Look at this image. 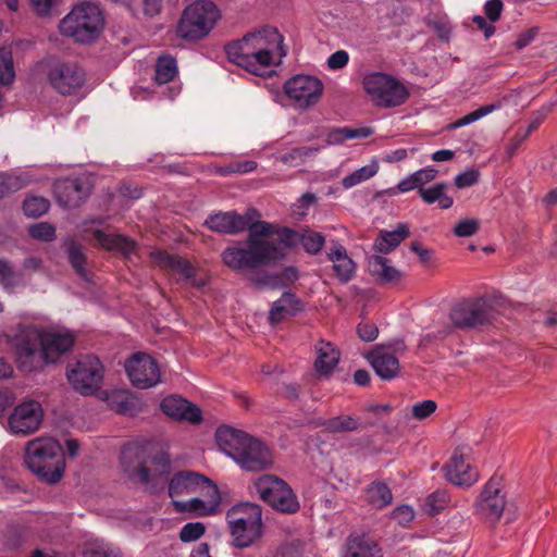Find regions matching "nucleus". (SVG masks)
<instances>
[{
    "label": "nucleus",
    "mask_w": 557,
    "mask_h": 557,
    "mask_svg": "<svg viewBox=\"0 0 557 557\" xmlns=\"http://www.w3.org/2000/svg\"><path fill=\"white\" fill-rule=\"evenodd\" d=\"M121 469L123 475L136 484L157 487L168 483L172 497L173 463L170 454L159 449L157 445H125L121 456Z\"/></svg>",
    "instance_id": "f257e3e1"
},
{
    "label": "nucleus",
    "mask_w": 557,
    "mask_h": 557,
    "mask_svg": "<svg viewBox=\"0 0 557 557\" xmlns=\"http://www.w3.org/2000/svg\"><path fill=\"white\" fill-rule=\"evenodd\" d=\"M283 36L275 27L264 26L245 35L242 39L227 44L225 53L230 62L256 74L259 67L273 64V55L282 50Z\"/></svg>",
    "instance_id": "f03ea898"
},
{
    "label": "nucleus",
    "mask_w": 557,
    "mask_h": 557,
    "mask_svg": "<svg viewBox=\"0 0 557 557\" xmlns=\"http://www.w3.org/2000/svg\"><path fill=\"white\" fill-rule=\"evenodd\" d=\"M215 441L222 451L247 471H262L273 463L270 448L240 430L228 425L219 426Z\"/></svg>",
    "instance_id": "7ed1b4c3"
},
{
    "label": "nucleus",
    "mask_w": 557,
    "mask_h": 557,
    "mask_svg": "<svg viewBox=\"0 0 557 557\" xmlns=\"http://www.w3.org/2000/svg\"><path fill=\"white\" fill-rule=\"evenodd\" d=\"M104 28V13L99 4L91 1L75 3L58 25V30L63 37L79 45L98 41Z\"/></svg>",
    "instance_id": "20e7f679"
},
{
    "label": "nucleus",
    "mask_w": 557,
    "mask_h": 557,
    "mask_svg": "<svg viewBox=\"0 0 557 557\" xmlns=\"http://www.w3.org/2000/svg\"><path fill=\"white\" fill-rule=\"evenodd\" d=\"M26 467L41 481L55 484L64 474L65 459L61 444L53 437L40 436L25 446Z\"/></svg>",
    "instance_id": "39448f33"
},
{
    "label": "nucleus",
    "mask_w": 557,
    "mask_h": 557,
    "mask_svg": "<svg viewBox=\"0 0 557 557\" xmlns=\"http://www.w3.org/2000/svg\"><path fill=\"white\" fill-rule=\"evenodd\" d=\"M15 362L21 371L39 372L41 361L42 325L18 323L4 333Z\"/></svg>",
    "instance_id": "423d86ee"
},
{
    "label": "nucleus",
    "mask_w": 557,
    "mask_h": 557,
    "mask_svg": "<svg viewBox=\"0 0 557 557\" xmlns=\"http://www.w3.org/2000/svg\"><path fill=\"white\" fill-rule=\"evenodd\" d=\"M221 18V11L212 0H195L187 4L176 23V34L189 42L206 39Z\"/></svg>",
    "instance_id": "0eeeda50"
},
{
    "label": "nucleus",
    "mask_w": 557,
    "mask_h": 557,
    "mask_svg": "<svg viewBox=\"0 0 557 557\" xmlns=\"http://www.w3.org/2000/svg\"><path fill=\"white\" fill-rule=\"evenodd\" d=\"M494 308L485 298H469L456 304L449 312L450 323L438 329L435 338L444 339L454 329L469 330L490 324Z\"/></svg>",
    "instance_id": "6e6552de"
},
{
    "label": "nucleus",
    "mask_w": 557,
    "mask_h": 557,
    "mask_svg": "<svg viewBox=\"0 0 557 557\" xmlns=\"http://www.w3.org/2000/svg\"><path fill=\"white\" fill-rule=\"evenodd\" d=\"M362 84L376 107H398L409 97L407 88L395 77L385 73H370L363 77Z\"/></svg>",
    "instance_id": "1a4fd4ad"
},
{
    "label": "nucleus",
    "mask_w": 557,
    "mask_h": 557,
    "mask_svg": "<svg viewBox=\"0 0 557 557\" xmlns=\"http://www.w3.org/2000/svg\"><path fill=\"white\" fill-rule=\"evenodd\" d=\"M255 487L260 498L277 511L283 513L298 511V499L293 490L282 479L265 474L255 481Z\"/></svg>",
    "instance_id": "9d476101"
},
{
    "label": "nucleus",
    "mask_w": 557,
    "mask_h": 557,
    "mask_svg": "<svg viewBox=\"0 0 557 557\" xmlns=\"http://www.w3.org/2000/svg\"><path fill=\"white\" fill-rule=\"evenodd\" d=\"M104 368L92 355L79 357L67 370V380L73 388L82 395H92L103 380Z\"/></svg>",
    "instance_id": "9b49d317"
},
{
    "label": "nucleus",
    "mask_w": 557,
    "mask_h": 557,
    "mask_svg": "<svg viewBox=\"0 0 557 557\" xmlns=\"http://www.w3.org/2000/svg\"><path fill=\"white\" fill-rule=\"evenodd\" d=\"M246 242V246L234 245L225 248L221 255L224 264L234 271L253 270L268 265L276 260L269 251Z\"/></svg>",
    "instance_id": "f8f14e48"
},
{
    "label": "nucleus",
    "mask_w": 557,
    "mask_h": 557,
    "mask_svg": "<svg viewBox=\"0 0 557 557\" xmlns=\"http://www.w3.org/2000/svg\"><path fill=\"white\" fill-rule=\"evenodd\" d=\"M505 507L506 493L502 478L492 476L474 504V513L487 522L495 523L500 519Z\"/></svg>",
    "instance_id": "ddd939ff"
},
{
    "label": "nucleus",
    "mask_w": 557,
    "mask_h": 557,
    "mask_svg": "<svg viewBox=\"0 0 557 557\" xmlns=\"http://www.w3.org/2000/svg\"><path fill=\"white\" fill-rule=\"evenodd\" d=\"M75 343V334L64 327L42 326L40 371L50 364L57 363L63 355L69 352Z\"/></svg>",
    "instance_id": "4468645a"
},
{
    "label": "nucleus",
    "mask_w": 557,
    "mask_h": 557,
    "mask_svg": "<svg viewBox=\"0 0 557 557\" xmlns=\"http://www.w3.org/2000/svg\"><path fill=\"white\" fill-rule=\"evenodd\" d=\"M154 87L149 89L144 86H134L131 95L136 101H146L156 98L158 95H165L172 98V87L170 84L174 79V58L168 54L160 55L156 62L153 74Z\"/></svg>",
    "instance_id": "2eb2a0df"
},
{
    "label": "nucleus",
    "mask_w": 557,
    "mask_h": 557,
    "mask_svg": "<svg viewBox=\"0 0 557 557\" xmlns=\"http://www.w3.org/2000/svg\"><path fill=\"white\" fill-rule=\"evenodd\" d=\"M284 91L295 107L307 109L320 100L323 84L311 75H295L284 84Z\"/></svg>",
    "instance_id": "dca6fc26"
},
{
    "label": "nucleus",
    "mask_w": 557,
    "mask_h": 557,
    "mask_svg": "<svg viewBox=\"0 0 557 557\" xmlns=\"http://www.w3.org/2000/svg\"><path fill=\"white\" fill-rule=\"evenodd\" d=\"M42 418L41 404L27 399L14 407L8 419V428L12 434L27 435L39 429Z\"/></svg>",
    "instance_id": "f3484780"
},
{
    "label": "nucleus",
    "mask_w": 557,
    "mask_h": 557,
    "mask_svg": "<svg viewBox=\"0 0 557 557\" xmlns=\"http://www.w3.org/2000/svg\"><path fill=\"white\" fill-rule=\"evenodd\" d=\"M125 370L131 383L137 388H150L161 381L159 366L146 354L132 356L125 363Z\"/></svg>",
    "instance_id": "a211bd4d"
},
{
    "label": "nucleus",
    "mask_w": 557,
    "mask_h": 557,
    "mask_svg": "<svg viewBox=\"0 0 557 557\" xmlns=\"http://www.w3.org/2000/svg\"><path fill=\"white\" fill-rule=\"evenodd\" d=\"M52 87L62 95H72L84 84L85 74L75 64L55 63L48 74Z\"/></svg>",
    "instance_id": "6ab92c4d"
},
{
    "label": "nucleus",
    "mask_w": 557,
    "mask_h": 557,
    "mask_svg": "<svg viewBox=\"0 0 557 557\" xmlns=\"http://www.w3.org/2000/svg\"><path fill=\"white\" fill-rule=\"evenodd\" d=\"M250 215L251 219L248 227L246 228L248 230L247 243L262 247L261 249L268 248L267 250L271 258L276 261L282 260L285 257L284 248L274 242L262 239V237H268L277 233L276 226L265 221H255V219L260 216L257 210L256 214Z\"/></svg>",
    "instance_id": "aec40b11"
},
{
    "label": "nucleus",
    "mask_w": 557,
    "mask_h": 557,
    "mask_svg": "<svg viewBox=\"0 0 557 557\" xmlns=\"http://www.w3.org/2000/svg\"><path fill=\"white\" fill-rule=\"evenodd\" d=\"M250 214H256V209H248L244 215L235 211L219 212L209 215L205 221V225L216 233L238 234L248 227L251 219Z\"/></svg>",
    "instance_id": "412c9836"
},
{
    "label": "nucleus",
    "mask_w": 557,
    "mask_h": 557,
    "mask_svg": "<svg viewBox=\"0 0 557 557\" xmlns=\"http://www.w3.org/2000/svg\"><path fill=\"white\" fill-rule=\"evenodd\" d=\"M367 360L375 371L376 375L382 380H393L400 372L398 358L386 347L376 346L367 356Z\"/></svg>",
    "instance_id": "4be33fe9"
},
{
    "label": "nucleus",
    "mask_w": 557,
    "mask_h": 557,
    "mask_svg": "<svg viewBox=\"0 0 557 557\" xmlns=\"http://www.w3.org/2000/svg\"><path fill=\"white\" fill-rule=\"evenodd\" d=\"M205 490L216 494L219 487L202 473L191 470H176V495H190Z\"/></svg>",
    "instance_id": "5701e85b"
},
{
    "label": "nucleus",
    "mask_w": 557,
    "mask_h": 557,
    "mask_svg": "<svg viewBox=\"0 0 557 557\" xmlns=\"http://www.w3.org/2000/svg\"><path fill=\"white\" fill-rule=\"evenodd\" d=\"M206 496L209 498L207 502L198 497L182 502L176 500V512L185 515L186 518L214 515L221 504L220 491L216 490V494L207 492Z\"/></svg>",
    "instance_id": "b1692460"
},
{
    "label": "nucleus",
    "mask_w": 557,
    "mask_h": 557,
    "mask_svg": "<svg viewBox=\"0 0 557 557\" xmlns=\"http://www.w3.org/2000/svg\"><path fill=\"white\" fill-rule=\"evenodd\" d=\"M88 186L77 177L60 180L54 185L57 200L64 207H75L88 194Z\"/></svg>",
    "instance_id": "393cba45"
},
{
    "label": "nucleus",
    "mask_w": 557,
    "mask_h": 557,
    "mask_svg": "<svg viewBox=\"0 0 557 557\" xmlns=\"http://www.w3.org/2000/svg\"><path fill=\"white\" fill-rule=\"evenodd\" d=\"M230 532L233 537V545L238 548L251 546L262 535V524L243 519L228 520Z\"/></svg>",
    "instance_id": "a878e982"
},
{
    "label": "nucleus",
    "mask_w": 557,
    "mask_h": 557,
    "mask_svg": "<svg viewBox=\"0 0 557 557\" xmlns=\"http://www.w3.org/2000/svg\"><path fill=\"white\" fill-rule=\"evenodd\" d=\"M446 478L449 482L460 486H470L478 480V472L465 461L462 455L454 453L445 467Z\"/></svg>",
    "instance_id": "bb28decb"
},
{
    "label": "nucleus",
    "mask_w": 557,
    "mask_h": 557,
    "mask_svg": "<svg viewBox=\"0 0 557 557\" xmlns=\"http://www.w3.org/2000/svg\"><path fill=\"white\" fill-rule=\"evenodd\" d=\"M369 273L382 284L399 283L404 276L403 272L392 265V261L380 255H372L368 258Z\"/></svg>",
    "instance_id": "cd10ccee"
},
{
    "label": "nucleus",
    "mask_w": 557,
    "mask_h": 557,
    "mask_svg": "<svg viewBox=\"0 0 557 557\" xmlns=\"http://www.w3.org/2000/svg\"><path fill=\"white\" fill-rule=\"evenodd\" d=\"M343 557H382V550L366 535H350L346 540Z\"/></svg>",
    "instance_id": "c85d7f7f"
},
{
    "label": "nucleus",
    "mask_w": 557,
    "mask_h": 557,
    "mask_svg": "<svg viewBox=\"0 0 557 557\" xmlns=\"http://www.w3.org/2000/svg\"><path fill=\"white\" fill-rule=\"evenodd\" d=\"M304 309L301 300L292 293H284L280 299L273 302L269 320L272 324L282 322L286 317L295 315Z\"/></svg>",
    "instance_id": "c756f323"
},
{
    "label": "nucleus",
    "mask_w": 557,
    "mask_h": 557,
    "mask_svg": "<svg viewBox=\"0 0 557 557\" xmlns=\"http://www.w3.org/2000/svg\"><path fill=\"white\" fill-rule=\"evenodd\" d=\"M327 258L333 262V269L341 282H348L356 270V264L348 257L346 248L341 244H335L334 248L327 253Z\"/></svg>",
    "instance_id": "7c9ffc66"
},
{
    "label": "nucleus",
    "mask_w": 557,
    "mask_h": 557,
    "mask_svg": "<svg viewBox=\"0 0 557 557\" xmlns=\"http://www.w3.org/2000/svg\"><path fill=\"white\" fill-rule=\"evenodd\" d=\"M314 369L321 375H329L339 361V351L330 342L320 341L315 346Z\"/></svg>",
    "instance_id": "2f4dec72"
},
{
    "label": "nucleus",
    "mask_w": 557,
    "mask_h": 557,
    "mask_svg": "<svg viewBox=\"0 0 557 557\" xmlns=\"http://www.w3.org/2000/svg\"><path fill=\"white\" fill-rule=\"evenodd\" d=\"M409 236V227L405 223H399L394 231H381L375 239L373 248L380 253H389L400 243Z\"/></svg>",
    "instance_id": "473e14b6"
},
{
    "label": "nucleus",
    "mask_w": 557,
    "mask_h": 557,
    "mask_svg": "<svg viewBox=\"0 0 557 557\" xmlns=\"http://www.w3.org/2000/svg\"><path fill=\"white\" fill-rule=\"evenodd\" d=\"M94 237L102 248L110 251L128 256L135 249V243L132 239L119 234L95 230Z\"/></svg>",
    "instance_id": "72a5a7b5"
},
{
    "label": "nucleus",
    "mask_w": 557,
    "mask_h": 557,
    "mask_svg": "<svg viewBox=\"0 0 557 557\" xmlns=\"http://www.w3.org/2000/svg\"><path fill=\"white\" fill-rule=\"evenodd\" d=\"M180 422H187L190 425H200L203 422V416L198 405L176 395V423Z\"/></svg>",
    "instance_id": "f704fd0d"
},
{
    "label": "nucleus",
    "mask_w": 557,
    "mask_h": 557,
    "mask_svg": "<svg viewBox=\"0 0 557 557\" xmlns=\"http://www.w3.org/2000/svg\"><path fill=\"white\" fill-rule=\"evenodd\" d=\"M446 183H436L426 189H420V197L426 205L438 203V207L443 210H447L453 207L454 199L447 194Z\"/></svg>",
    "instance_id": "c9c22d12"
},
{
    "label": "nucleus",
    "mask_w": 557,
    "mask_h": 557,
    "mask_svg": "<svg viewBox=\"0 0 557 557\" xmlns=\"http://www.w3.org/2000/svg\"><path fill=\"white\" fill-rule=\"evenodd\" d=\"M437 173V170L433 168L421 169L399 182L397 187L401 193L418 189V194L420 195V189H426L424 186L434 181Z\"/></svg>",
    "instance_id": "e433bc0d"
},
{
    "label": "nucleus",
    "mask_w": 557,
    "mask_h": 557,
    "mask_svg": "<svg viewBox=\"0 0 557 557\" xmlns=\"http://www.w3.org/2000/svg\"><path fill=\"white\" fill-rule=\"evenodd\" d=\"M366 500L373 508L382 509L392 504L393 494L384 482L375 481L367 487Z\"/></svg>",
    "instance_id": "4c0bfd02"
},
{
    "label": "nucleus",
    "mask_w": 557,
    "mask_h": 557,
    "mask_svg": "<svg viewBox=\"0 0 557 557\" xmlns=\"http://www.w3.org/2000/svg\"><path fill=\"white\" fill-rule=\"evenodd\" d=\"M373 134V129L370 127H338L329 132L326 136L327 145H339L345 140L355 139V138H367Z\"/></svg>",
    "instance_id": "58836bf2"
},
{
    "label": "nucleus",
    "mask_w": 557,
    "mask_h": 557,
    "mask_svg": "<svg viewBox=\"0 0 557 557\" xmlns=\"http://www.w3.org/2000/svg\"><path fill=\"white\" fill-rule=\"evenodd\" d=\"M325 431L331 433H343L356 431L359 426L358 420L351 416H337L323 420L319 423Z\"/></svg>",
    "instance_id": "ea45409f"
},
{
    "label": "nucleus",
    "mask_w": 557,
    "mask_h": 557,
    "mask_svg": "<svg viewBox=\"0 0 557 557\" xmlns=\"http://www.w3.org/2000/svg\"><path fill=\"white\" fill-rule=\"evenodd\" d=\"M261 516L260 506L246 503L233 507L227 513V519H243L244 521H253L256 524H262Z\"/></svg>",
    "instance_id": "a19ab883"
},
{
    "label": "nucleus",
    "mask_w": 557,
    "mask_h": 557,
    "mask_svg": "<svg viewBox=\"0 0 557 557\" xmlns=\"http://www.w3.org/2000/svg\"><path fill=\"white\" fill-rule=\"evenodd\" d=\"M84 557H117L119 550L111 544L99 539H90L85 543Z\"/></svg>",
    "instance_id": "79ce46f5"
},
{
    "label": "nucleus",
    "mask_w": 557,
    "mask_h": 557,
    "mask_svg": "<svg viewBox=\"0 0 557 557\" xmlns=\"http://www.w3.org/2000/svg\"><path fill=\"white\" fill-rule=\"evenodd\" d=\"M450 497L444 490H436L431 493L423 503V509L426 513L435 516L443 511L449 504Z\"/></svg>",
    "instance_id": "37998d69"
},
{
    "label": "nucleus",
    "mask_w": 557,
    "mask_h": 557,
    "mask_svg": "<svg viewBox=\"0 0 557 557\" xmlns=\"http://www.w3.org/2000/svg\"><path fill=\"white\" fill-rule=\"evenodd\" d=\"M15 79L12 51L8 48H0V84L8 86Z\"/></svg>",
    "instance_id": "c03bdc74"
},
{
    "label": "nucleus",
    "mask_w": 557,
    "mask_h": 557,
    "mask_svg": "<svg viewBox=\"0 0 557 557\" xmlns=\"http://www.w3.org/2000/svg\"><path fill=\"white\" fill-rule=\"evenodd\" d=\"M379 171V165L376 162H373L369 165H364L351 174L345 176L342 181V185L344 188H351L369 178L374 176Z\"/></svg>",
    "instance_id": "a18cd8bd"
},
{
    "label": "nucleus",
    "mask_w": 557,
    "mask_h": 557,
    "mask_svg": "<svg viewBox=\"0 0 557 557\" xmlns=\"http://www.w3.org/2000/svg\"><path fill=\"white\" fill-rule=\"evenodd\" d=\"M109 406L120 413H128L133 408V397L126 391L115 389L111 395L106 393Z\"/></svg>",
    "instance_id": "49530a36"
},
{
    "label": "nucleus",
    "mask_w": 557,
    "mask_h": 557,
    "mask_svg": "<svg viewBox=\"0 0 557 557\" xmlns=\"http://www.w3.org/2000/svg\"><path fill=\"white\" fill-rule=\"evenodd\" d=\"M325 243L324 236L312 230H305L300 233L299 244L310 255H317L321 251Z\"/></svg>",
    "instance_id": "de8ad7c7"
},
{
    "label": "nucleus",
    "mask_w": 557,
    "mask_h": 557,
    "mask_svg": "<svg viewBox=\"0 0 557 557\" xmlns=\"http://www.w3.org/2000/svg\"><path fill=\"white\" fill-rule=\"evenodd\" d=\"M49 200L41 196H29L23 202V211L28 218H38L49 210Z\"/></svg>",
    "instance_id": "09e8293b"
},
{
    "label": "nucleus",
    "mask_w": 557,
    "mask_h": 557,
    "mask_svg": "<svg viewBox=\"0 0 557 557\" xmlns=\"http://www.w3.org/2000/svg\"><path fill=\"white\" fill-rule=\"evenodd\" d=\"M28 182V177L20 174H0V197L14 193L23 188Z\"/></svg>",
    "instance_id": "8fccbe9b"
},
{
    "label": "nucleus",
    "mask_w": 557,
    "mask_h": 557,
    "mask_svg": "<svg viewBox=\"0 0 557 557\" xmlns=\"http://www.w3.org/2000/svg\"><path fill=\"white\" fill-rule=\"evenodd\" d=\"M496 108H497V106H495V104L483 106V107L476 109L475 111L470 112L469 114L462 116L461 119L457 120L456 122L451 123L449 125V128L455 129V128L471 124V123L482 119L483 116L492 113Z\"/></svg>",
    "instance_id": "3c124183"
},
{
    "label": "nucleus",
    "mask_w": 557,
    "mask_h": 557,
    "mask_svg": "<svg viewBox=\"0 0 557 557\" xmlns=\"http://www.w3.org/2000/svg\"><path fill=\"white\" fill-rule=\"evenodd\" d=\"M206 532V524L197 522L186 523L180 532V540L184 543H190L199 540Z\"/></svg>",
    "instance_id": "603ef678"
},
{
    "label": "nucleus",
    "mask_w": 557,
    "mask_h": 557,
    "mask_svg": "<svg viewBox=\"0 0 557 557\" xmlns=\"http://www.w3.org/2000/svg\"><path fill=\"white\" fill-rule=\"evenodd\" d=\"M20 275L15 274L9 263L0 259V284L3 288L11 290L21 283Z\"/></svg>",
    "instance_id": "864d4df0"
},
{
    "label": "nucleus",
    "mask_w": 557,
    "mask_h": 557,
    "mask_svg": "<svg viewBox=\"0 0 557 557\" xmlns=\"http://www.w3.org/2000/svg\"><path fill=\"white\" fill-rule=\"evenodd\" d=\"M258 164L253 160H245V161H235L230 164L222 166L218 170V172L222 175H228L234 173H249L257 169Z\"/></svg>",
    "instance_id": "5fc2aeb1"
},
{
    "label": "nucleus",
    "mask_w": 557,
    "mask_h": 557,
    "mask_svg": "<svg viewBox=\"0 0 557 557\" xmlns=\"http://www.w3.org/2000/svg\"><path fill=\"white\" fill-rule=\"evenodd\" d=\"M62 0H29L33 11L40 17H49L61 4Z\"/></svg>",
    "instance_id": "6e6d98bb"
},
{
    "label": "nucleus",
    "mask_w": 557,
    "mask_h": 557,
    "mask_svg": "<svg viewBox=\"0 0 557 557\" xmlns=\"http://www.w3.org/2000/svg\"><path fill=\"white\" fill-rule=\"evenodd\" d=\"M29 235L35 239L49 242L54 238L55 231L51 224L40 222L29 226Z\"/></svg>",
    "instance_id": "4d7b16f0"
},
{
    "label": "nucleus",
    "mask_w": 557,
    "mask_h": 557,
    "mask_svg": "<svg viewBox=\"0 0 557 557\" xmlns=\"http://www.w3.org/2000/svg\"><path fill=\"white\" fill-rule=\"evenodd\" d=\"M437 409V404L434 400L425 399L417 403L411 408V416L417 420H424L432 416Z\"/></svg>",
    "instance_id": "13d9d810"
},
{
    "label": "nucleus",
    "mask_w": 557,
    "mask_h": 557,
    "mask_svg": "<svg viewBox=\"0 0 557 557\" xmlns=\"http://www.w3.org/2000/svg\"><path fill=\"white\" fill-rule=\"evenodd\" d=\"M480 223L476 219L460 220L454 227V234L458 237H469L478 233Z\"/></svg>",
    "instance_id": "bf43d9fd"
},
{
    "label": "nucleus",
    "mask_w": 557,
    "mask_h": 557,
    "mask_svg": "<svg viewBox=\"0 0 557 557\" xmlns=\"http://www.w3.org/2000/svg\"><path fill=\"white\" fill-rule=\"evenodd\" d=\"M69 258H70V262H71L72 267L75 269V271L79 275L85 276L86 275V271L84 268L85 256H84L82 249L75 245L71 246L70 250H69Z\"/></svg>",
    "instance_id": "052dcab7"
},
{
    "label": "nucleus",
    "mask_w": 557,
    "mask_h": 557,
    "mask_svg": "<svg viewBox=\"0 0 557 557\" xmlns=\"http://www.w3.org/2000/svg\"><path fill=\"white\" fill-rule=\"evenodd\" d=\"M479 176L480 173L478 170H467L466 172L460 173L455 177V185L460 189L473 186L478 183Z\"/></svg>",
    "instance_id": "680f3d73"
},
{
    "label": "nucleus",
    "mask_w": 557,
    "mask_h": 557,
    "mask_svg": "<svg viewBox=\"0 0 557 557\" xmlns=\"http://www.w3.org/2000/svg\"><path fill=\"white\" fill-rule=\"evenodd\" d=\"M414 518V511L407 505H401L393 510V519L400 525H407Z\"/></svg>",
    "instance_id": "e2e57ef3"
},
{
    "label": "nucleus",
    "mask_w": 557,
    "mask_h": 557,
    "mask_svg": "<svg viewBox=\"0 0 557 557\" xmlns=\"http://www.w3.org/2000/svg\"><path fill=\"white\" fill-rule=\"evenodd\" d=\"M359 337L364 342H373L379 335V329L374 323L363 322L357 326Z\"/></svg>",
    "instance_id": "0e129e2a"
},
{
    "label": "nucleus",
    "mask_w": 557,
    "mask_h": 557,
    "mask_svg": "<svg viewBox=\"0 0 557 557\" xmlns=\"http://www.w3.org/2000/svg\"><path fill=\"white\" fill-rule=\"evenodd\" d=\"M302 547L299 542L283 544L274 557H301Z\"/></svg>",
    "instance_id": "69168bd1"
},
{
    "label": "nucleus",
    "mask_w": 557,
    "mask_h": 557,
    "mask_svg": "<svg viewBox=\"0 0 557 557\" xmlns=\"http://www.w3.org/2000/svg\"><path fill=\"white\" fill-rule=\"evenodd\" d=\"M349 55L345 50H337L327 59V66L331 70H339L347 65Z\"/></svg>",
    "instance_id": "338daca9"
},
{
    "label": "nucleus",
    "mask_w": 557,
    "mask_h": 557,
    "mask_svg": "<svg viewBox=\"0 0 557 557\" xmlns=\"http://www.w3.org/2000/svg\"><path fill=\"white\" fill-rule=\"evenodd\" d=\"M484 11L492 23L497 22L503 11L502 0H488L484 5Z\"/></svg>",
    "instance_id": "774afa93"
}]
</instances>
